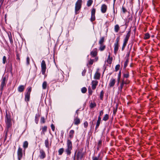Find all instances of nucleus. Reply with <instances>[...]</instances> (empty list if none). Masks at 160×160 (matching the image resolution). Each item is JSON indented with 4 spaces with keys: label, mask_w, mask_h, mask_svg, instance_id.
<instances>
[{
    "label": "nucleus",
    "mask_w": 160,
    "mask_h": 160,
    "mask_svg": "<svg viewBox=\"0 0 160 160\" xmlns=\"http://www.w3.org/2000/svg\"><path fill=\"white\" fill-rule=\"evenodd\" d=\"M67 147L66 152L68 155H69L71 153V151L72 149V142L69 139L67 140Z\"/></svg>",
    "instance_id": "obj_1"
},
{
    "label": "nucleus",
    "mask_w": 160,
    "mask_h": 160,
    "mask_svg": "<svg viewBox=\"0 0 160 160\" xmlns=\"http://www.w3.org/2000/svg\"><path fill=\"white\" fill-rule=\"evenodd\" d=\"M41 67L42 68V74L43 75H44L45 73L46 70V66L45 61L43 60H42V61Z\"/></svg>",
    "instance_id": "obj_2"
},
{
    "label": "nucleus",
    "mask_w": 160,
    "mask_h": 160,
    "mask_svg": "<svg viewBox=\"0 0 160 160\" xmlns=\"http://www.w3.org/2000/svg\"><path fill=\"white\" fill-rule=\"evenodd\" d=\"M32 90L31 87H29L28 88V91L25 95V100L26 101H28L29 100L30 96Z\"/></svg>",
    "instance_id": "obj_3"
},
{
    "label": "nucleus",
    "mask_w": 160,
    "mask_h": 160,
    "mask_svg": "<svg viewBox=\"0 0 160 160\" xmlns=\"http://www.w3.org/2000/svg\"><path fill=\"white\" fill-rule=\"evenodd\" d=\"M7 79L5 77H2L1 80L0 90L2 91L4 87L6 86V83L7 82Z\"/></svg>",
    "instance_id": "obj_4"
},
{
    "label": "nucleus",
    "mask_w": 160,
    "mask_h": 160,
    "mask_svg": "<svg viewBox=\"0 0 160 160\" xmlns=\"http://www.w3.org/2000/svg\"><path fill=\"white\" fill-rule=\"evenodd\" d=\"M82 0H78L75 4V11H78L81 8L82 4Z\"/></svg>",
    "instance_id": "obj_5"
},
{
    "label": "nucleus",
    "mask_w": 160,
    "mask_h": 160,
    "mask_svg": "<svg viewBox=\"0 0 160 160\" xmlns=\"http://www.w3.org/2000/svg\"><path fill=\"white\" fill-rule=\"evenodd\" d=\"M119 39L117 38L116 40V42L114 44V52L115 53H116L118 51L119 48Z\"/></svg>",
    "instance_id": "obj_6"
},
{
    "label": "nucleus",
    "mask_w": 160,
    "mask_h": 160,
    "mask_svg": "<svg viewBox=\"0 0 160 160\" xmlns=\"http://www.w3.org/2000/svg\"><path fill=\"white\" fill-rule=\"evenodd\" d=\"M18 157L19 160H20L22 156V150L20 147H19L18 150Z\"/></svg>",
    "instance_id": "obj_7"
},
{
    "label": "nucleus",
    "mask_w": 160,
    "mask_h": 160,
    "mask_svg": "<svg viewBox=\"0 0 160 160\" xmlns=\"http://www.w3.org/2000/svg\"><path fill=\"white\" fill-rule=\"evenodd\" d=\"M116 82V79L115 78H111L110 80L109 86L110 87H113Z\"/></svg>",
    "instance_id": "obj_8"
},
{
    "label": "nucleus",
    "mask_w": 160,
    "mask_h": 160,
    "mask_svg": "<svg viewBox=\"0 0 160 160\" xmlns=\"http://www.w3.org/2000/svg\"><path fill=\"white\" fill-rule=\"evenodd\" d=\"M6 122L7 127L8 128L12 125V122L11 119L7 117L6 120Z\"/></svg>",
    "instance_id": "obj_9"
},
{
    "label": "nucleus",
    "mask_w": 160,
    "mask_h": 160,
    "mask_svg": "<svg viewBox=\"0 0 160 160\" xmlns=\"http://www.w3.org/2000/svg\"><path fill=\"white\" fill-rule=\"evenodd\" d=\"M107 9V6L105 4H103L101 7V11L102 13L106 12Z\"/></svg>",
    "instance_id": "obj_10"
},
{
    "label": "nucleus",
    "mask_w": 160,
    "mask_h": 160,
    "mask_svg": "<svg viewBox=\"0 0 160 160\" xmlns=\"http://www.w3.org/2000/svg\"><path fill=\"white\" fill-rule=\"evenodd\" d=\"M98 84V82L97 81H92V89H95Z\"/></svg>",
    "instance_id": "obj_11"
},
{
    "label": "nucleus",
    "mask_w": 160,
    "mask_h": 160,
    "mask_svg": "<svg viewBox=\"0 0 160 160\" xmlns=\"http://www.w3.org/2000/svg\"><path fill=\"white\" fill-rule=\"evenodd\" d=\"M46 156V154L45 152L42 150H41L40 151V154L39 157L41 159H43L45 158Z\"/></svg>",
    "instance_id": "obj_12"
},
{
    "label": "nucleus",
    "mask_w": 160,
    "mask_h": 160,
    "mask_svg": "<svg viewBox=\"0 0 160 160\" xmlns=\"http://www.w3.org/2000/svg\"><path fill=\"white\" fill-rule=\"evenodd\" d=\"M25 88V86L24 85H20L19 87L18 88V91L19 92H21L23 91L24 88Z\"/></svg>",
    "instance_id": "obj_13"
},
{
    "label": "nucleus",
    "mask_w": 160,
    "mask_h": 160,
    "mask_svg": "<svg viewBox=\"0 0 160 160\" xmlns=\"http://www.w3.org/2000/svg\"><path fill=\"white\" fill-rule=\"evenodd\" d=\"M74 133V130H72L70 131L69 133V136L70 138H72L73 137V134Z\"/></svg>",
    "instance_id": "obj_14"
},
{
    "label": "nucleus",
    "mask_w": 160,
    "mask_h": 160,
    "mask_svg": "<svg viewBox=\"0 0 160 160\" xmlns=\"http://www.w3.org/2000/svg\"><path fill=\"white\" fill-rule=\"evenodd\" d=\"M91 54L94 57L96 56L97 54V51L96 49H94L92 52H91Z\"/></svg>",
    "instance_id": "obj_15"
},
{
    "label": "nucleus",
    "mask_w": 160,
    "mask_h": 160,
    "mask_svg": "<svg viewBox=\"0 0 160 160\" xmlns=\"http://www.w3.org/2000/svg\"><path fill=\"white\" fill-rule=\"evenodd\" d=\"M80 122V119L78 118H76L74 120V123L75 125L78 124Z\"/></svg>",
    "instance_id": "obj_16"
},
{
    "label": "nucleus",
    "mask_w": 160,
    "mask_h": 160,
    "mask_svg": "<svg viewBox=\"0 0 160 160\" xmlns=\"http://www.w3.org/2000/svg\"><path fill=\"white\" fill-rule=\"evenodd\" d=\"M129 37H130V34L129 33H128L127 34V35L124 39V42H126V43H127L128 41V40Z\"/></svg>",
    "instance_id": "obj_17"
},
{
    "label": "nucleus",
    "mask_w": 160,
    "mask_h": 160,
    "mask_svg": "<svg viewBox=\"0 0 160 160\" xmlns=\"http://www.w3.org/2000/svg\"><path fill=\"white\" fill-rule=\"evenodd\" d=\"M82 154L81 152H78L77 153V157L78 159H81L82 158Z\"/></svg>",
    "instance_id": "obj_18"
},
{
    "label": "nucleus",
    "mask_w": 160,
    "mask_h": 160,
    "mask_svg": "<svg viewBox=\"0 0 160 160\" xmlns=\"http://www.w3.org/2000/svg\"><path fill=\"white\" fill-rule=\"evenodd\" d=\"M119 27L118 25H116L114 27V30L116 32H117L119 30Z\"/></svg>",
    "instance_id": "obj_19"
},
{
    "label": "nucleus",
    "mask_w": 160,
    "mask_h": 160,
    "mask_svg": "<svg viewBox=\"0 0 160 160\" xmlns=\"http://www.w3.org/2000/svg\"><path fill=\"white\" fill-rule=\"evenodd\" d=\"M47 83L46 82L44 81L43 82L42 84V88L43 89H45L46 88Z\"/></svg>",
    "instance_id": "obj_20"
},
{
    "label": "nucleus",
    "mask_w": 160,
    "mask_h": 160,
    "mask_svg": "<svg viewBox=\"0 0 160 160\" xmlns=\"http://www.w3.org/2000/svg\"><path fill=\"white\" fill-rule=\"evenodd\" d=\"M28 142L27 141L24 142L23 143V147L25 149L28 147Z\"/></svg>",
    "instance_id": "obj_21"
},
{
    "label": "nucleus",
    "mask_w": 160,
    "mask_h": 160,
    "mask_svg": "<svg viewBox=\"0 0 160 160\" xmlns=\"http://www.w3.org/2000/svg\"><path fill=\"white\" fill-rule=\"evenodd\" d=\"M100 75L99 73L98 72H96L94 75V78L96 79H98L99 78Z\"/></svg>",
    "instance_id": "obj_22"
},
{
    "label": "nucleus",
    "mask_w": 160,
    "mask_h": 160,
    "mask_svg": "<svg viewBox=\"0 0 160 160\" xmlns=\"http://www.w3.org/2000/svg\"><path fill=\"white\" fill-rule=\"evenodd\" d=\"M108 119V114H106L105 115L102 120L104 121H106Z\"/></svg>",
    "instance_id": "obj_23"
},
{
    "label": "nucleus",
    "mask_w": 160,
    "mask_h": 160,
    "mask_svg": "<svg viewBox=\"0 0 160 160\" xmlns=\"http://www.w3.org/2000/svg\"><path fill=\"white\" fill-rule=\"evenodd\" d=\"M105 46L103 44L100 45V47L99 49L100 51H102L105 49Z\"/></svg>",
    "instance_id": "obj_24"
},
{
    "label": "nucleus",
    "mask_w": 160,
    "mask_h": 160,
    "mask_svg": "<svg viewBox=\"0 0 160 160\" xmlns=\"http://www.w3.org/2000/svg\"><path fill=\"white\" fill-rule=\"evenodd\" d=\"M92 0H89L87 2V5L88 6H90L92 3Z\"/></svg>",
    "instance_id": "obj_25"
},
{
    "label": "nucleus",
    "mask_w": 160,
    "mask_h": 160,
    "mask_svg": "<svg viewBox=\"0 0 160 160\" xmlns=\"http://www.w3.org/2000/svg\"><path fill=\"white\" fill-rule=\"evenodd\" d=\"M104 38L103 37L102 38L100 39V41H99V43L100 45H102V43L103 42H104Z\"/></svg>",
    "instance_id": "obj_26"
},
{
    "label": "nucleus",
    "mask_w": 160,
    "mask_h": 160,
    "mask_svg": "<svg viewBox=\"0 0 160 160\" xmlns=\"http://www.w3.org/2000/svg\"><path fill=\"white\" fill-rule=\"evenodd\" d=\"M45 144L46 147L47 148H48L49 143H48V139L45 140Z\"/></svg>",
    "instance_id": "obj_27"
},
{
    "label": "nucleus",
    "mask_w": 160,
    "mask_h": 160,
    "mask_svg": "<svg viewBox=\"0 0 160 160\" xmlns=\"http://www.w3.org/2000/svg\"><path fill=\"white\" fill-rule=\"evenodd\" d=\"M63 148H61L59 149L58 150L59 154V155H61L63 152Z\"/></svg>",
    "instance_id": "obj_28"
},
{
    "label": "nucleus",
    "mask_w": 160,
    "mask_h": 160,
    "mask_svg": "<svg viewBox=\"0 0 160 160\" xmlns=\"http://www.w3.org/2000/svg\"><path fill=\"white\" fill-rule=\"evenodd\" d=\"M96 106V104L95 102H91L90 104V107L91 108H93Z\"/></svg>",
    "instance_id": "obj_29"
},
{
    "label": "nucleus",
    "mask_w": 160,
    "mask_h": 160,
    "mask_svg": "<svg viewBox=\"0 0 160 160\" xmlns=\"http://www.w3.org/2000/svg\"><path fill=\"white\" fill-rule=\"evenodd\" d=\"M150 36L148 33H147L145 35L144 38L145 39H148L149 38Z\"/></svg>",
    "instance_id": "obj_30"
},
{
    "label": "nucleus",
    "mask_w": 160,
    "mask_h": 160,
    "mask_svg": "<svg viewBox=\"0 0 160 160\" xmlns=\"http://www.w3.org/2000/svg\"><path fill=\"white\" fill-rule=\"evenodd\" d=\"M87 90V88L85 87H83L82 88L81 91L82 93H85Z\"/></svg>",
    "instance_id": "obj_31"
},
{
    "label": "nucleus",
    "mask_w": 160,
    "mask_h": 160,
    "mask_svg": "<svg viewBox=\"0 0 160 160\" xmlns=\"http://www.w3.org/2000/svg\"><path fill=\"white\" fill-rule=\"evenodd\" d=\"M101 121H98H98H97V124H96V128H98V127L100 124Z\"/></svg>",
    "instance_id": "obj_32"
},
{
    "label": "nucleus",
    "mask_w": 160,
    "mask_h": 160,
    "mask_svg": "<svg viewBox=\"0 0 160 160\" xmlns=\"http://www.w3.org/2000/svg\"><path fill=\"white\" fill-rule=\"evenodd\" d=\"M95 19V15H91V20L92 22L94 21Z\"/></svg>",
    "instance_id": "obj_33"
},
{
    "label": "nucleus",
    "mask_w": 160,
    "mask_h": 160,
    "mask_svg": "<svg viewBox=\"0 0 160 160\" xmlns=\"http://www.w3.org/2000/svg\"><path fill=\"white\" fill-rule=\"evenodd\" d=\"M6 58L5 56H4L2 58V63L3 64H5L6 63Z\"/></svg>",
    "instance_id": "obj_34"
},
{
    "label": "nucleus",
    "mask_w": 160,
    "mask_h": 160,
    "mask_svg": "<svg viewBox=\"0 0 160 160\" xmlns=\"http://www.w3.org/2000/svg\"><path fill=\"white\" fill-rule=\"evenodd\" d=\"M120 78H121V72L120 71L119 72L118 78V84H119V83Z\"/></svg>",
    "instance_id": "obj_35"
},
{
    "label": "nucleus",
    "mask_w": 160,
    "mask_h": 160,
    "mask_svg": "<svg viewBox=\"0 0 160 160\" xmlns=\"http://www.w3.org/2000/svg\"><path fill=\"white\" fill-rule=\"evenodd\" d=\"M96 10L95 8H93L91 11V15H95Z\"/></svg>",
    "instance_id": "obj_36"
},
{
    "label": "nucleus",
    "mask_w": 160,
    "mask_h": 160,
    "mask_svg": "<svg viewBox=\"0 0 160 160\" xmlns=\"http://www.w3.org/2000/svg\"><path fill=\"white\" fill-rule=\"evenodd\" d=\"M119 68H120V65H117L115 67V71H118L119 70Z\"/></svg>",
    "instance_id": "obj_37"
},
{
    "label": "nucleus",
    "mask_w": 160,
    "mask_h": 160,
    "mask_svg": "<svg viewBox=\"0 0 160 160\" xmlns=\"http://www.w3.org/2000/svg\"><path fill=\"white\" fill-rule=\"evenodd\" d=\"M128 62V59H126V60L125 61V62L124 64V67L125 68H126L127 66Z\"/></svg>",
    "instance_id": "obj_38"
},
{
    "label": "nucleus",
    "mask_w": 160,
    "mask_h": 160,
    "mask_svg": "<svg viewBox=\"0 0 160 160\" xmlns=\"http://www.w3.org/2000/svg\"><path fill=\"white\" fill-rule=\"evenodd\" d=\"M47 129V127L46 126H44L42 128V131L43 132H45Z\"/></svg>",
    "instance_id": "obj_39"
},
{
    "label": "nucleus",
    "mask_w": 160,
    "mask_h": 160,
    "mask_svg": "<svg viewBox=\"0 0 160 160\" xmlns=\"http://www.w3.org/2000/svg\"><path fill=\"white\" fill-rule=\"evenodd\" d=\"M84 126L85 128H87L88 126V123L87 122H85L84 123Z\"/></svg>",
    "instance_id": "obj_40"
},
{
    "label": "nucleus",
    "mask_w": 160,
    "mask_h": 160,
    "mask_svg": "<svg viewBox=\"0 0 160 160\" xmlns=\"http://www.w3.org/2000/svg\"><path fill=\"white\" fill-rule=\"evenodd\" d=\"M110 57V55H109L108 56V59L107 60V62L109 64L111 63V60H110V59H109V58Z\"/></svg>",
    "instance_id": "obj_41"
},
{
    "label": "nucleus",
    "mask_w": 160,
    "mask_h": 160,
    "mask_svg": "<svg viewBox=\"0 0 160 160\" xmlns=\"http://www.w3.org/2000/svg\"><path fill=\"white\" fill-rule=\"evenodd\" d=\"M129 76V74L128 72L124 74V77L126 78H128Z\"/></svg>",
    "instance_id": "obj_42"
},
{
    "label": "nucleus",
    "mask_w": 160,
    "mask_h": 160,
    "mask_svg": "<svg viewBox=\"0 0 160 160\" xmlns=\"http://www.w3.org/2000/svg\"><path fill=\"white\" fill-rule=\"evenodd\" d=\"M51 128L53 131H54L55 130V127L53 124H52L51 125Z\"/></svg>",
    "instance_id": "obj_43"
},
{
    "label": "nucleus",
    "mask_w": 160,
    "mask_h": 160,
    "mask_svg": "<svg viewBox=\"0 0 160 160\" xmlns=\"http://www.w3.org/2000/svg\"><path fill=\"white\" fill-rule=\"evenodd\" d=\"M30 59L28 57H27V62L28 64H29V63Z\"/></svg>",
    "instance_id": "obj_44"
},
{
    "label": "nucleus",
    "mask_w": 160,
    "mask_h": 160,
    "mask_svg": "<svg viewBox=\"0 0 160 160\" xmlns=\"http://www.w3.org/2000/svg\"><path fill=\"white\" fill-rule=\"evenodd\" d=\"M41 122L43 123L45 122V119L43 117L41 118Z\"/></svg>",
    "instance_id": "obj_45"
},
{
    "label": "nucleus",
    "mask_w": 160,
    "mask_h": 160,
    "mask_svg": "<svg viewBox=\"0 0 160 160\" xmlns=\"http://www.w3.org/2000/svg\"><path fill=\"white\" fill-rule=\"evenodd\" d=\"M93 160H98V158L97 157H93L92 158Z\"/></svg>",
    "instance_id": "obj_46"
},
{
    "label": "nucleus",
    "mask_w": 160,
    "mask_h": 160,
    "mask_svg": "<svg viewBox=\"0 0 160 160\" xmlns=\"http://www.w3.org/2000/svg\"><path fill=\"white\" fill-rule=\"evenodd\" d=\"M103 114V112L102 111H101L99 112V116H101Z\"/></svg>",
    "instance_id": "obj_47"
},
{
    "label": "nucleus",
    "mask_w": 160,
    "mask_h": 160,
    "mask_svg": "<svg viewBox=\"0 0 160 160\" xmlns=\"http://www.w3.org/2000/svg\"><path fill=\"white\" fill-rule=\"evenodd\" d=\"M123 82H122L121 85V86H120L121 89L123 87Z\"/></svg>",
    "instance_id": "obj_48"
},
{
    "label": "nucleus",
    "mask_w": 160,
    "mask_h": 160,
    "mask_svg": "<svg viewBox=\"0 0 160 160\" xmlns=\"http://www.w3.org/2000/svg\"><path fill=\"white\" fill-rule=\"evenodd\" d=\"M93 63V60H90V62H89V63H90V64H92V63Z\"/></svg>",
    "instance_id": "obj_49"
},
{
    "label": "nucleus",
    "mask_w": 160,
    "mask_h": 160,
    "mask_svg": "<svg viewBox=\"0 0 160 160\" xmlns=\"http://www.w3.org/2000/svg\"><path fill=\"white\" fill-rule=\"evenodd\" d=\"M101 116H99L98 118V121H101V118L100 117Z\"/></svg>",
    "instance_id": "obj_50"
},
{
    "label": "nucleus",
    "mask_w": 160,
    "mask_h": 160,
    "mask_svg": "<svg viewBox=\"0 0 160 160\" xmlns=\"http://www.w3.org/2000/svg\"><path fill=\"white\" fill-rule=\"evenodd\" d=\"M127 43L124 42V43H123V46L125 47L126 45V44H127Z\"/></svg>",
    "instance_id": "obj_51"
},
{
    "label": "nucleus",
    "mask_w": 160,
    "mask_h": 160,
    "mask_svg": "<svg viewBox=\"0 0 160 160\" xmlns=\"http://www.w3.org/2000/svg\"><path fill=\"white\" fill-rule=\"evenodd\" d=\"M17 59H18V60H20V58H19V57L18 55H17Z\"/></svg>",
    "instance_id": "obj_52"
},
{
    "label": "nucleus",
    "mask_w": 160,
    "mask_h": 160,
    "mask_svg": "<svg viewBox=\"0 0 160 160\" xmlns=\"http://www.w3.org/2000/svg\"><path fill=\"white\" fill-rule=\"evenodd\" d=\"M125 47V46H122V50H123L124 49V48Z\"/></svg>",
    "instance_id": "obj_53"
},
{
    "label": "nucleus",
    "mask_w": 160,
    "mask_h": 160,
    "mask_svg": "<svg viewBox=\"0 0 160 160\" xmlns=\"http://www.w3.org/2000/svg\"><path fill=\"white\" fill-rule=\"evenodd\" d=\"M101 141H99L98 142L99 144H101Z\"/></svg>",
    "instance_id": "obj_54"
},
{
    "label": "nucleus",
    "mask_w": 160,
    "mask_h": 160,
    "mask_svg": "<svg viewBox=\"0 0 160 160\" xmlns=\"http://www.w3.org/2000/svg\"><path fill=\"white\" fill-rule=\"evenodd\" d=\"M122 9H123V12H125V9H124V8H122Z\"/></svg>",
    "instance_id": "obj_55"
},
{
    "label": "nucleus",
    "mask_w": 160,
    "mask_h": 160,
    "mask_svg": "<svg viewBox=\"0 0 160 160\" xmlns=\"http://www.w3.org/2000/svg\"><path fill=\"white\" fill-rule=\"evenodd\" d=\"M114 1H116V0H114Z\"/></svg>",
    "instance_id": "obj_56"
}]
</instances>
